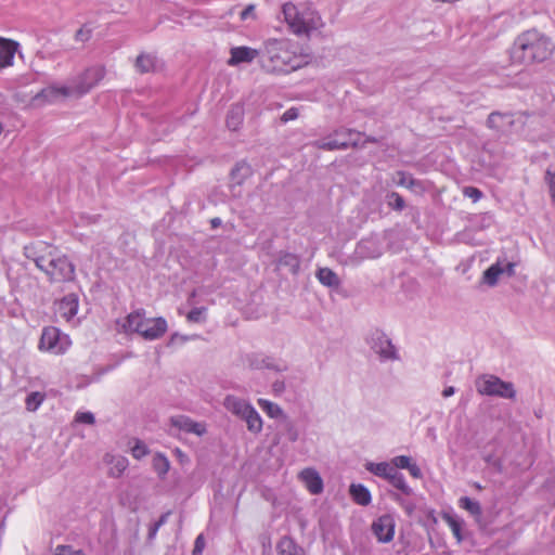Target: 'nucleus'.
Here are the masks:
<instances>
[{
  "label": "nucleus",
  "instance_id": "nucleus-1",
  "mask_svg": "<svg viewBox=\"0 0 555 555\" xmlns=\"http://www.w3.org/2000/svg\"><path fill=\"white\" fill-rule=\"evenodd\" d=\"M46 243L30 244L24 247L26 258L33 260L36 267L43 271L51 283H64L75 278V266L66 256L53 254Z\"/></svg>",
  "mask_w": 555,
  "mask_h": 555
},
{
  "label": "nucleus",
  "instance_id": "nucleus-2",
  "mask_svg": "<svg viewBox=\"0 0 555 555\" xmlns=\"http://www.w3.org/2000/svg\"><path fill=\"white\" fill-rule=\"evenodd\" d=\"M555 44L550 37L537 29L521 33L511 48V61L515 64L541 63L550 59Z\"/></svg>",
  "mask_w": 555,
  "mask_h": 555
},
{
  "label": "nucleus",
  "instance_id": "nucleus-3",
  "mask_svg": "<svg viewBox=\"0 0 555 555\" xmlns=\"http://www.w3.org/2000/svg\"><path fill=\"white\" fill-rule=\"evenodd\" d=\"M260 67L270 74H288L304 64L300 55L291 50L287 39H268L261 49Z\"/></svg>",
  "mask_w": 555,
  "mask_h": 555
},
{
  "label": "nucleus",
  "instance_id": "nucleus-4",
  "mask_svg": "<svg viewBox=\"0 0 555 555\" xmlns=\"http://www.w3.org/2000/svg\"><path fill=\"white\" fill-rule=\"evenodd\" d=\"M167 327V321L164 318H145L143 309L129 313L122 323L125 333H137L145 340H156L163 337Z\"/></svg>",
  "mask_w": 555,
  "mask_h": 555
},
{
  "label": "nucleus",
  "instance_id": "nucleus-5",
  "mask_svg": "<svg viewBox=\"0 0 555 555\" xmlns=\"http://www.w3.org/2000/svg\"><path fill=\"white\" fill-rule=\"evenodd\" d=\"M282 13L289 30L297 36H309L312 30L322 26L321 17L317 12L310 9L299 10L292 2L283 4Z\"/></svg>",
  "mask_w": 555,
  "mask_h": 555
},
{
  "label": "nucleus",
  "instance_id": "nucleus-6",
  "mask_svg": "<svg viewBox=\"0 0 555 555\" xmlns=\"http://www.w3.org/2000/svg\"><path fill=\"white\" fill-rule=\"evenodd\" d=\"M476 389L482 396L500 397L514 399L516 390L511 382H504L500 377L491 374H485L477 378Z\"/></svg>",
  "mask_w": 555,
  "mask_h": 555
},
{
  "label": "nucleus",
  "instance_id": "nucleus-7",
  "mask_svg": "<svg viewBox=\"0 0 555 555\" xmlns=\"http://www.w3.org/2000/svg\"><path fill=\"white\" fill-rule=\"evenodd\" d=\"M360 132L352 129H338L326 139L317 140L312 145L319 150L335 151L346 150L349 146L358 145Z\"/></svg>",
  "mask_w": 555,
  "mask_h": 555
},
{
  "label": "nucleus",
  "instance_id": "nucleus-8",
  "mask_svg": "<svg viewBox=\"0 0 555 555\" xmlns=\"http://www.w3.org/2000/svg\"><path fill=\"white\" fill-rule=\"evenodd\" d=\"M70 344L68 335L63 334L54 326H49L42 332L39 347L54 354H62L69 348Z\"/></svg>",
  "mask_w": 555,
  "mask_h": 555
},
{
  "label": "nucleus",
  "instance_id": "nucleus-9",
  "mask_svg": "<svg viewBox=\"0 0 555 555\" xmlns=\"http://www.w3.org/2000/svg\"><path fill=\"white\" fill-rule=\"evenodd\" d=\"M366 343L380 360H398L397 349L384 332L379 330L372 331L366 338Z\"/></svg>",
  "mask_w": 555,
  "mask_h": 555
},
{
  "label": "nucleus",
  "instance_id": "nucleus-10",
  "mask_svg": "<svg viewBox=\"0 0 555 555\" xmlns=\"http://www.w3.org/2000/svg\"><path fill=\"white\" fill-rule=\"evenodd\" d=\"M105 76L103 66L87 68L73 85L75 96H81L94 88Z\"/></svg>",
  "mask_w": 555,
  "mask_h": 555
},
{
  "label": "nucleus",
  "instance_id": "nucleus-11",
  "mask_svg": "<svg viewBox=\"0 0 555 555\" xmlns=\"http://www.w3.org/2000/svg\"><path fill=\"white\" fill-rule=\"evenodd\" d=\"M75 96L73 86H48L34 96V101L39 104L54 103L60 99Z\"/></svg>",
  "mask_w": 555,
  "mask_h": 555
},
{
  "label": "nucleus",
  "instance_id": "nucleus-12",
  "mask_svg": "<svg viewBox=\"0 0 555 555\" xmlns=\"http://www.w3.org/2000/svg\"><path fill=\"white\" fill-rule=\"evenodd\" d=\"M395 519L391 515L385 514L372 524V531L380 543H389L395 535Z\"/></svg>",
  "mask_w": 555,
  "mask_h": 555
},
{
  "label": "nucleus",
  "instance_id": "nucleus-13",
  "mask_svg": "<svg viewBox=\"0 0 555 555\" xmlns=\"http://www.w3.org/2000/svg\"><path fill=\"white\" fill-rule=\"evenodd\" d=\"M230 59L228 64L230 66H235L241 63H251L255 59H261V50L253 49L249 47L241 46L234 47L230 50Z\"/></svg>",
  "mask_w": 555,
  "mask_h": 555
},
{
  "label": "nucleus",
  "instance_id": "nucleus-14",
  "mask_svg": "<svg viewBox=\"0 0 555 555\" xmlns=\"http://www.w3.org/2000/svg\"><path fill=\"white\" fill-rule=\"evenodd\" d=\"M170 424L179 430L188 434H194L196 436H203L206 434V425L204 423L195 422L185 415L170 417Z\"/></svg>",
  "mask_w": 555,
  "mask_h": 555
},
{
  "label": "nucleus",
  "instance_id": "nucleus-15",
  "mask_svg": "<svg viewBox=\"0 0 555 555\" xmlns=\"http://www.w3.org/2000/svg\"><path fill=\"white\" fill-rule=\"evenodd\" d=\"M354 255L359 259H375L382 255V249L372 238L361 240L356 247Z\"/></svg>",
  "mask_w": 555,
  "mask_h": 555
},
{
  "label": "nucleus",
  "instance_id": "nucleus-16",
  "mask_svg": "<svg viewBox=\"0 0 555 555\" xmlns=\"http://www.w3.org/2000/svg\"><path fill=\"white\" fill-rule=\"evenodd\" d=\"M300 480L312 494H319L323 491V480L314 468H305L299 474Z\"/></svg>",
  "mask_w": 555,
  "mask_h": 555
},
{
  "label": "nucleus",
  "instance_id": "nucleus-17",
  "mask_svg": "<svg viewBox=\"0 0 555 555\" xmlns=\"http://www.w3.org/2000/svg\"><path fill=\"white\" fill-rule=\"evenodd\" d=\"M17 48L18 43L16 41L0 37V69L13 64Z\"/></svg>",
  "mask_w": 555,
  "mask_h": 555
},
{
  "label": "nucleus",
  "instance_id": "nucleus-18",
  "mask_svg": "<svg viewBox=\"0 0 555 555\" xmlns=\"http://www.w3.org/2000/svg\"><path fill=\"white\" fill-rule=\"evenodd\" d=\"M223 406L232 414L242 417L253 405L244 399L229 395L223 400Z\"/></svg>",
  "mask_w": 555,
  "mask_h": 555
},
{
  "label": "nucleus",
  "instance_id": "nucleus-19",
  "mask_svg": "<svg viewBox=\"0 0 555 555\" xmlns=\"http://www.w3.org/2000/svg\"><path fill=\"white\" fill-rule=\"evenodd\" d=\"M105 462L109 465L108 475L114 478H119L127 469L129 462L122 455H105Z\"/></svg>",
  "mask_w": 555,
  "mask_h": 555
},
{
  "label": "nucleus",
  "instance_id": "nucleus-20",
  "mask_svg": "<svg viewBox=\"0 0 555 555\" xmlns=\"http://www.w3.org/2000/svg\"><path fill=\"white\" fill-rule=\"evenodd\" d=\"M248 363L249 366L254 370L269 369L278 372L286 370V366H280L275 364L272 358L262 354H251L248 357Z\"/></svg>",
  "mask_w": 555,
  "mask_h": 555
},
{
  "label": "nucleus",
  "instance_id": "nucleus-21",
  "mask_svg": "<svg viewBox=\"0 0 555 555\" xmlns=\"http://www.w3.org/2000/svg\"><path fill=\"white\" fill-rule=\"evenodd\" d=\"M276 550L279 555H306L305 550L288 535L280 539Z\"/></svg>",
  "mask_w": 555,
  "mask_h": 555
},
{
  "label": "nucleus",
  "instance_id": "nucleus-22",
  "mask_svg": "<svg viewBox=\"0 0 555 555\" xmlns=\"http://www.w3.org/2000/svg\"><path fill=\"white\" fill-rule=\"evenodd\" d=\"M78 311V299L74 294L65 296L59 304V312L67 321L73 319Z\"/></svg>",
  "mask_w": 555,
  "mask_h": 555
},
{
  "label": "nucleus",
  "instance_id": "nucleus-23",
  "mask_svg": "<svg viewBox=\"0 0 555 555\" xmlns=\"http://www.w3.org/2000/svg\"><path fill=\"white\" fill-rule=\"evenodd\" d=\"M243 120H244V107L241 104L232 105L227 114V119H225L227 127L232 131H236L241 128Z\"/></svg>",
  "mask_w": 555,
  "mask_h": 555
},
{
  "label": "nucleus",
  "instance_id": "nucleus-24",
  "mask_svg": "<svg viewBox=\"0 0 555 555\" xmlns=\"http://www.w3.org/2000/svg\"><path fill=\"white\" fill-rule=\"evenodd\" d=\"M134 66L141 74L152 73L156 69L157 59L153 54L141 53L137 57Z\"/></svg>",
  "mask_w": 555,
  "mask_h": 555
},
{
  "label": "nucleus",
  "instance_id": "nucleus-25",
  "mask_svg": "<svg viewBox=\"0 0 555 555\" xmlns=\"http://www.w3.org/2000/svg\"><path fill=\"white\" fill-rule=\"evenodd\" d=\"M350 495L352 498V500L359 504V505H362V506H366L371 503V493L369 491V489L366 487H364L363 485H354L352 483L350 486Z\"/></svg>",
  "mask_w": 555,
  "mask_h": 555
},
{
  "label": "nucleus",
  "instance_id": "nucleus-26",
  "mask_svg": "<svg viewBox=\"0 0 555 555\" xmlns=\"http://www.w3.org/2000/svg\"><path fill=\"white\" fill-rule=\"evenodd\" d=\"M315 275L324 286L337 288L340 285L338 275L330 268H320Z\"/></svg>",
  "mask_w": 555,
  "mask_h": 555
},
{
  "label": "nucleus",
  "instance_id": "nucleus-27",
  "mask_svg": "<svg viewBox=\"0 0 555 555\" xmlns=\"http://www.w3.org/2000/svg\"><path fill=\"white\" fill-rule=\"evenodd\" d=\"M503 275V263L498 260L483 272V282L489 286H495Z\"/></svg>",
  "mask_w": 555,
  "mask_h": 555
},
{
  "label": "nucleus",
  "instance_id": "nucleus-28",
  "mask_svg": "<svg viewBox=\"0 0 555 555\" xmlns=\"http://www.w3.org/2000/svg\"><path fill=\"white\" fill-rule=\"evenodd\" d=\"M241 418H243L249 431L258 434L262 429V420L259 413L251 406L246 414H244Z\"/></svg>",
  "mask_w": 555,
  "mask_h": 555
},
{
  "label": "nucleus",
  "instance_id": "nucleus-29",
  "mask_svg": "<svg viewBox=\"0 0 555 555\" xmlns=\"http://www.w3.org/2000/svg\"><path fill=\"white\" fill-rule=\"evenodd\" d=\"M366 469L369 472H371L372 474H374V475H376L378 477H384L386 479H389L390 475L392 473L395 474V470H396V468L393 466H391L390 464H388L386 462L370 463L366 466Z\"/></svg>",
  "mask_w": 555,
  "mask_h": 555
},
{
  "label": "nucleus",
  "instance_id": "nucleus-30",
  "mask_svg": "<svg viewBox=\"0 0 555 555\" xmlns=\"http://www.w3.org/2000/svg\"><path fill=\"white\" fill-rule=\"evenodd\" d=\"M279 264L288 268L293 274H297L300 268V259L295 254L285 253L280 257Z\"/></svg>",
  "mask_w": 555,
  "mask_h": 555
},
{
  "label": "nucleus",
  "instance_id": "nucleus-31",
  "mask_svg": "<svg viewBox=\"0 0 555 555\" xmlns=\"http://www.w3.org/2000/svg\"><path fill=\"white\" fill-rule=\"evenodd\" d=\"M153 468L160 478H164L170 468V463L164 454L157 453L153 457Z\"/></svg>",
  "mask_w": 555,
  "mask_h": 555
},
{
  "label": "nucleus",
  "instance_id": "nucleus-32",
  "mask_svg": "<svg viewBox=\"0 0 555 555\" xmlns=\"http://www.w3.org/2000/svg\"><path fill=\"white\" fill-rule=\"evenodd\" d=\"M389 482L400 490L403 494L410 495L412 494V489L406 485L404 476L399 473L397 469L395 470V474L392 473L389 477Z\"/></svg>",
  "mask_w": 555,
  "mask_h": 555
},
{
  "label": "nucleus",
  "instance_id": "nucleus-33",
  "mask_svg": "<svg viewBox=\"0 0 555 555\" xmlns=\"http://www.w3.org/2000/svg\"><path fill=\"white\" fill-rule=\"evenodd\" d=\"M459 503L462 508L466 509L468 513H470L474 516H480L482 513L479 502L474 501L468 496L461 498Z\"/></svg>",
  "mask_w": 555,
  "mask_h": 555
},
{
  "label": "nucleus",
  "instance_id": "nucleus-34",
  "mask_svg": "<svg viewBox=\"0 0 555 555\" xmlns=\"http://www.w3.org/2000/svg\"><path fill=\"white\" fill-rule=\"evenodd\" d=\"M258 404L270 417H279L283 414V410L280 405L269 400L259 399Z\"/></svg>",
  "mask_w": 555,
  "mask_h": 555
},
{
  "label": "nucleus",
  "instance_id": "nucleus-35",
  "mask_svg": "<svg viewBox=\"0 0 555 555\" xmlns=\"http://www.w3.org/2000/svg\"><path fill=\"white\" fill-rule=\"evenodd\" d=\"M249 173V167L244 163H238L231 171L232 180L236 181L240 186L243 183L244 178Z\"/></svg>",
  "mask_w": 555,
  "mask_h": 555
},
{
  "label": "nucleus",
  "instance_id": "nucleus-36",
  "mask_svg": "<svg viewBox=\"0 0 555 555\" xmlns=\"http://www.w3.org/2000/svg\"><path fill=\"white\" fill-rule=\"evenodd\" d=\"M44 400V395L39 392V391H35V392H31L27 396L26 398V409L28 411H36L40 404L43 402Z\"/></svg>",
  "mask_w": 555,
  "mask_h": 555
},
{
  "label": "nucleus",
  "instance_id": "nucleus-37",
  "mask_svg": "<svg viewBox=\"0 0 555 555\" xmlns=\"http://www.w3.org/2000/svg\"><path fill=\"white\" fill-rule=\"evenodd\" d=\"M170 514H171L170 511L164 513L156 522H154L153 525L150 526L149 533H147L149 541H152L155 539L159 528L167 522Z\"/></svg>",
  "mask_w": 555,
  "mask_h": 555
},
{
  "label": "nucleus",
  "instance_id": "nucleus-38",
  "mask_svg": "<svg viewBox=\"0 0 555 555\" xmlns=\"http://www.w3.org/2000/svg\"><path fill=\"white\" fill-rule=\"evenodd\" d=\"M388 205L395 209V210H398V211H401L404 209L405 207V202L403 199V197L397 193V192H392L388 195Z\"/></svg>",
  "mask_w": 555,
  "mask_h": 555
},
{
  "label": "nucleus",
  "instance_id": "nucleus-39",
  "mask_svg": "<svg viewBox=\"0 0 555 555\" xmlns=\"http://www.w3.org/2000/svg\"><path fill=\"white\" fill-rule=\"evenodd\" d=\"M131 454L134 459L141 460L149 454V448L141 440H137L134 446L131 448Z\"/></svg>",
  "mask_w": 555,
  "mask_h": 555
},
{
  "label": "nucleus",
  "instance_id": "nucleus-40",
  "mask_svg": "<svg viewBox=\"0 0 555 555\" xmlns=\"http://www.w3.org/2000/svg\"><path fill=\"white\" fill-rule=\"evenodd\" d=\"M397 175L399 177L397 181L399 185L412 189L414 185L417 184L416 180L410 173H406L404 171H398Z\"/></svg>",
  "mask_w": 555,
  "mask_h": 555
},
{
  "label": "nucleus",
  "instance_id": "nucleus-41",
  "mask_svg": "<svg viewBox=\"0 0 555 555\" xmlns=\"http://www.w3.org/2000/svg\"><path fill=\"white\" fill-rule=\"evenodd\" d=\"M504 117L503 114L499 113V112H492L489 116H488V119H487V126L491 129H501L502 128V125L499 122L500 119H502Z\"/></svg>",
  "mask_w": 555,
  "mask_h": 555
},
{
  "label": "nucleus",
  "instance_id": "nucleus-42",
  "mask_svg": "<svg viewBox=\"0 0 555 555\" xmlns=\"http://www.w3.org/2000/svg\"><path fill=\"white\" fill-rule=\"evenodd\" d=\"M463 195L472 198L474 203L478 202L482 197V192L475 186H465L463 189Z\"/></svg>",
  "mask_w": 555,
  "mask_h": 555
},
{
  "label": "nucleus",
  "instance_id": "nucleus-43",
  "mask_svg": "<svg viewBox=\"0 0 555 555\" xmlns=\"http://www.w3.org/2000/svg\"><path fill=\"white\" fill-rule=\"evenodd\" d=\"M206 312V308H194L192 309L188 315L186 319L190 322H202L204 320V313Z\"/></svg>",
  "mask_w": 555,
  "mask_h": 555
},
{
  "label": "nucleus",
  "instance_id": "nucleus-44",
  "mask_svg": "<svg viewBox=\"0 0 555 555\" xmlns=\"http://www.w3.org/2000/svg\"><path fill=\"white\" fill-rule=\"evenodd\" d=\"M241 21H247L253 20L255 21L257 18L256 14V5L255 4H248L240 14Z\"/></svg>",
  "mask_w": 555,
  "mask_h": 555
},
{
  "label": "nucleus",
  "instance_id": "nucleus-45",
  "mask_svg": "<svg viewBox=\"0 0 555 555\" xmlns=\"http://www.w3.org/2000/svg\"><path fill=\"white\" fill-rule=\"evenodd\" d=\"M92 30L86 26L80 27L75 34V40L79 42H87L90 40Z\"/></svg>",
  "mask_w": 555,
  "mask_h": 555
},
{
  "label": "nucleus",
  "instance_id": "nucleus-46",
  "mask_svg": "<svg viewBox=\"0 0 555 555\" xmlns=\"http://www.w3.org/2000/svg\"><path fill=\"white\" fill-rule=\"evenodd\" d=\"M545 181L548 185L551 197L555 203V171L547 169L545 172Z\"/></svg>",
  "mask_w": 555,
  "mask_h": 555
},
{
  "label": "nucleus",
  "instance_id": "nucleus-47",
  "mask_svg": "<svg viewBox=\"0 0 555 555\" xmlns=\"http://www.w3.org/2000/svg\"><path fill=\"white\" fill-rule=\"evenodd\" d=\"M75 421L78 423L92 425L94 424L95 418L91 412H79L76 414Z\"/></svg>",
  "mask_w": 555,
  "mask_h": 555
},
{
  "label": "nucleus",
  "instance_id": "nucleus-48",
  "mask_svg": "<svg viewBox=\"0 0 555 555\" xmlns=\"http://www.w3.org/2000/svg\"><path fill=\"white\" fill-rule=\"evenodd\" d=\"M393 467L398 470V468H405L408 469L409 465L411 464V457L406 455H399L396 456L392 460Z\"/></svg>",
  "mask_w": 555,
  "mask_h": 555
},
{
  "label": "nucleus",
  "instance_id": "nucleus-49",
  "mask_svg": "<svg viewBox=\"0 0 555 555\" xmlns=\"http://www.w3.org/2000/svg\"><path fill=\"white\" fill-rule=\"evenodd\" d=\"M205 548V539L203 534L197 535L194 542L192 555H202Z\"/></svg>",
  "mask_w": 555,
  "mask_h": 555
},
{
  "label": "nucleus",
  "instance_id": "nucleus-50",
  "mask_svg": "<svg viewBox=\"0 0 555 555\" xmlns=\"http://www.w3.org/2000/svg\"><path fill=\"white\" fill-rule=\"evenodd\" d=\"M298 117V109L295 107H291L285 111L281 117L282 121L287 122L294 120Z\"/></svg>",
  "mask_w": 555,
  "mask_h": 555
},
{
  "label": "nucleus",
  "instance_id": "nucleus-51",
  "mask_svg": "<svg viewBox=\"0 0 555 555\" xmlns=\"http://www.w3.org/2000/svg\"><path fill=\"white\" fill-rule=\"evenodd\" d=\"M391 498L400 505H402L409 515L413 513L414 506L412 504H406L401 495L398 493H391Z\"/></svg>",
  "mask_w": 555,
  "mask_h": 555
},
{
  "label": "nucleus",
  "instance_id": "nucleus-52",
  "mask_svg": "<svg viewBox=\"0 0 555 555\" xmlns=\"http://www.w3.org/2000/svg\"><path fill=\"white\" fill-rule=\"evenodd\" d=\"M55 555H74V550L69 545H59L55 548Z\"/></svg>",
  "mask_w": 555,
  "mask_h": 555
},
{
  "label": "nucleus",
  "instance_id": "nucleus-53",
  "mask_svg": "<svg viewBox=\"0 0 555 555\" xmlns=\"http://www.w3.org/2000/svg\"><path fill=\"white\" fill-rule=\"evenodd\" d=\"M515 262H507L503 264V274H506L507 276H514L515 275Z\"/></svg>",
  "mask_w": 555,
  "mask_h": 555
},
{
  "label": "nucleus",
  "instance_id": "nucleus-54",
  "mask_svg": "<svg viewBox=\"0 0 555 555\" xmlns=\"http://www.w3.org/2000/svg\"><path fill=\"white\" fill-rule=\"evenodd\" d=\"M450 527L454 533V535L461 540V526L456 520L450 519Z\"/></svg>",
  "mask_w": 555,
  "mask_h": 555
},
{
  "label": "nucleus",
  "instance_id": "nucleus-55",
  "mask_svg": "<svg viewBox=\"0 0 555 555\" xmlns=\"http://www.w3.org/2000/svg\"><path fill=\"white\" fill-rule=\"evenodd\" d=\"M408 470L410 472V474L414 477V478H421L422 477V472H421V468L416 465V464H413L411 463L408 467Z\"/></svg>",
  "mask_w": 555,
  "mask_h": 555
},
{
  "label": "nucleus",
  "instance_id": "nucleus-56",
  "mask_svg": "<svg viewBox=\"0 0 555 555\" xmlns=\"http://www.w3.org/2000/svg\"><path fill=\"white\" fill-rule=\"evenodd\" d=\"M273 391L276 393H281L285 390V383L283 380H275L272 384Z\"/></svg>",
  "mask_w": 555,
  "mask_h": 555
},
{
  "label": "nucleus",
  "instance_id": "nucleus-57",
  "mask_svg": "<svg viewBox=\"0 0 555 555\" xmlns=\"http://www.w3.org/2000/svg\"><path fill=\"white\" fill-rule=\"evenodd\" d=\"M491 466L498 472V473H502L503 472V465H502V461L496 459V460H493Z\"/></svg>",
  "mask_w": 555,
  "mask_h": 555
},
{
  "label": "nucleus",
  "instance_id": "nucleus-58",
  "mask_svg": "<svg viewBox=\"0 0 555 555\" xmlns=\"http://www.w3.org/2000/svg\"><path fill=\"white\" fill-rule=\"evenodd\" d=\"M454 392H455L454 387L453 386H449V387L444 388V390L442 391V396L444 398H448V397H451L452 395H454Z\"/></svg>",
  "mask_w": 555,
  "mask_h": 555
},
{
  "label": "nucleus",
  "instance_id": "nucleus-59",
  "mask_svg": "<svg viewBox=\"0 0 555 555\" xmlns=\"http://www.w3.org/2000/svg\"><path fill=\"white\" fill-rule=\"evenodd\" d=\"M221 223H222V221H221V219H220V218H212V219L210 220V224H211V228H212V229H216V228L220 227V225H221Z\"/></svg>",
  "mask_w": 555,
  "mask_h": 555
},
{
  "label": "nucleus",
  "instance_id": "nucleus-60",
  "mask_svg": "<svg viewBox=\"0 0 555 555\" xmlns=\"http://www.w3.org/2000/svg\"><path fill=\"white\" fill-rule=\"evenodd\" d=\"M365 142L377 143L378 140L376 138H374V137H366Z\"/></svg>",
  "mask_w": 555,
  "mask_h": 555
},
{
  "label": "nucleus",
  "instance_id": "nucleus-61",
  "mask_svg": "<svg viewBox=\"0 0 555 555\" xmlns=\"http://www.w3.org/2000/svg\"><path fill=\"white\" fill-rule=\"evenodd\" d=\"M493 460H495L493 456L489 455L487 457H485V461L488 463V464H492Z\"/></svg>",
  "mask_w": 555,
  "mask_h": 555
},
{
  "label": "nucleus",
  "instance_id": "nucleus-62",
  "mask_svg": "<svg viewBox=\"0 0 555 555\" xmlns=\"http://www.w3.org/2000/svg\"><path fill=\"white\" fill-rule=\"evenodd\" d=\"M74 555H86V553L82 550H76L74 551Z\"/></svg>",
  "mask_w": 555,
  "mask_h": 555
},
{
  "label": "nucleus",
  "instance_id": "nucleus-63",
  "mask_svg": "<svg viewBox=\"0 0 555 555\" xmlns=\"http://www.w3.org/2000/svg\"><path fill=\"white\" fill-rule=\"evenodd\" d=\"M474 487H475L477 490H481V489H482L481 485H480V483H478V482H475V483H474Z\"/></svg>",
  "mask_w": 555,
  "mask_h": 555
}]
</instances>
